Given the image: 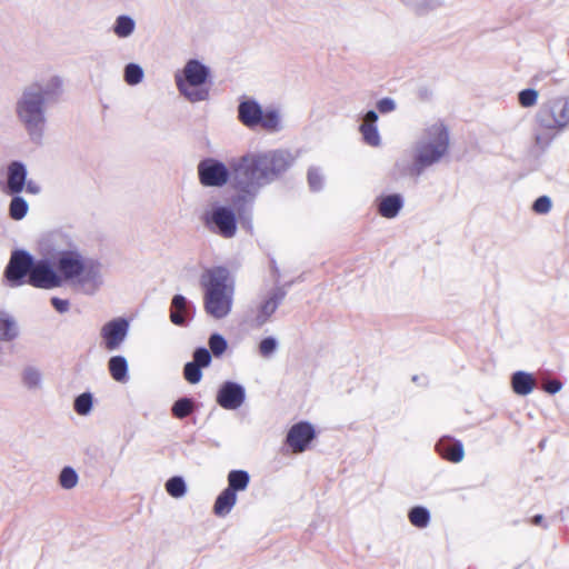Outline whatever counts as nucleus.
<instances>
[{
    "mask_svg": "<svg viewBox=\"0 0 569 569\" xmlns=\"http://www.w3.org/2000/svg\"><path fill=\"white\" fill-rule=\"evenodd\" d=\"M40 252L44 257H53L58 272L61 276V286L67 282L89 295L94 293L102 286L101 266L86 259L76 247L63 248L58 243L42 242Z\"/></svg>",
    "mask_w": 569,
    "mask_h": 569,
    "instance_id": "1",
    "label": "nucleus"
},
{
    "mask_svg": "<svg viewBox=\"0 0 569 569\" xmlns=\"http://www.w3.org/2000/svg\"><path fill=\"white\" fill-rule=\"evenodd\" d=\"M450 133L445 121H427L413 149V162L409 168L411 176H419L423 169L439 162L449 151Z\"/></svg>",
    "mask_w": 569,
    "mask_h": 569,
    "instance_id": "2",
    "label": "nucleus"
},
{
    "mask_svg": "<svg viewBox=\"0 0 569 569\" xmlns=\"http://www.w3.org/2000/svg\"><path fill=\"white\" fill-rule=\"evenodd\" d=\"M203 309L214 320L227 318L233 307L234 284L227 269L212 268L201 276Z\"/></svg>",
    "mask_w": 569,
    "mask_h": 569,
    "instance_id": "3",
    "label": "nucleus"
},
{
    "mask_svg": "<svg viewBox=\"0 0 569 569\" xmlns=\"http://www.w3.org/2000/svg\"><path fill=\"white\" fill-rule=\"evenodd\" d=\"M28 274V282L41 289H54L61 287V276L58 268L51 264L47 258L34 261L26 251H16L11 256L7 267V278L12 283H20Z\"/></svg>",
    "mask_w": 569,
    "mask_h": 569,
    "instance_id": "4",
    "label": "nucleus"
},
{
    "mask_svg": "<svg viewBox=\"0 0 569 569\" xmlns=\"http://www.w3.org/2000/svg\"><path fill=\"white\" fill-rule=\"evenodd\" d=\"M61 88V81L52 79L46 86H31L17 102V114L32 138L41 137L46 123L44 101Z\"/></svg>",
    "mask_w": 569,
    "mask_h": 569,
    "instance_id": "5",
    "label": "nucleus"
},
{
    "mask_svg": "<svg viewBox=\"0 0 569 569\" xmlns=\"http://www.w3.org/2000/svg\"><path fill=\"white\" fill-rule=\"evenodd\" d=\"M210 68L199 59H189L174 73L179 93L189 102H201L209 98Z\"/></svg>",
    "mask_w": 569,
    "mask_h": 569,
    "instance_id": "6",
    "label": "nucleus"
},
{
    "mask_svg": "<svg viewBox=\"0 0 569 569\" xmlns=\"http://www.w3.org/2000/svg\"><path fill=\"white\" fill-rule=\"evenodd\" d=\"M271 160L267 156L243 158L234 169V183L246 192H252L269 179Z\"/></svg>",
    "mask_w": 569,
    "mask_h": 569,
    "instance_id": "7",
    "label": "nucleus"
},
{
    "mask_svg": "<svg viewBox=\"0 0 569 569\" xmlns=\"http://www.w3.org/2000/svg\"><path fill=\"white\" fill-rule=\"evenodd\" d=\"M241 121L249 127L262 126L267 129H277L280 126V116L276 110H262L254 101H244L239 107Z\"/></svg>",
    "mask_w": 569,
    "mask_h": 569,
    "instance_id": "8",
    "label": "nucleus"
},
{
    "mask_svg": "<svg viewBox=\"0 0 569 569\" xmlns=\"http://www.w3.org/2000/svg\"><path fill=\"white\" fill-rule=\"evenodd\" d=\"M7 187L11 193L24 191L36 196L41 192V186L34 180H28L27 167L19 161L11 162L7 168Z\"/></svg>",
    "mask_w": 569,
    "mask_h": 569,
    "instance_id": "9",
    "label": "nucleus"
},
{
    "mask_svg": "<svg viewBox=\"0 0 569 569\" xmlns=\"http://www.w3.org/2000/svg\"><path fill=\"white\" fill-rule=\"evenodd\" d=\"M316 437L313 425L300 421L291 426L287 435V443L292 452L300 453L308 449Z\"/></svg>",
    "mask_w": 569,
    "mask_h": 569,
    "instance_id": "10",
    "label": "nucleus"
},
{
    "mask_svg": "<svg viewBox=\"0 0 569 569\" xmlns=\"http://www.w3.org/2000/svg\"><path fill=\"white\" fill-rule=\"evenodd\" d=\"M129 323L122 318L107 322L101 329V338L107 350L120 348L128 335Z\"/></svg>",
    "mask_w": 569,
    "mask_h": 569,
    "instance_id": "11",
    "label": "nucleus"
},
{
    "mask_svg": "<svg viewBox=\"0 0 569 569\" xmlns=\"http://www.w3.org/2000/svg\"><path fill=\"white\" fill-rule=\"evenodd\" d=\"M200 181L204 186L217 187L226 183L228 171L223 163L216 160H206L199 164Z\"/></svg>",
    "mask_w": 569,
    "mask_h": 569,
    "instance_id": "12",
    "label": "nucleus"
},
{
    "mask_svg": "<svg viewBox=\"0 0 569 569\" xmlns=\"http://www.w3.org/2000/svg\"><path fill=\"white\" fill-rule=\"evenodd\" d=\"M244 395L242 386L234 382H226L218 391L217 402L224 409L233 410L243 403Z\"/></svg>",
    "mask_w": 569,
    "mask_h": 569,
    "instance_id": "13",
    "label": "nucleus"
},
{
    "mask_svg": "<svg viewBox=\"0 0 569 569\" xmlns=\"http://www.w3.org/2000/svg\"><path fill=\"white\" fill-rule=\"evenodd\" d=\"M211 221L217 226L223 237H232L236 232L233 213L224 207H216L210 214Z\"/></svg>",
    "mask_w": 569,
    "mask_h": 569,
    "instance_id": "14",
    "label": "nucleus"
},
{
    "mask_svg": "<svg viewBox=\"0 0 569 569\" xmlns=\"http://www.w3.org/2000/svg\"><path fill=\"white\" fill-rule=\"evenodd\" d=\"M377 120V113L375 111H368L360 127L363 140L372 147H379L381 143V138L376 126Z\"/></svg>",
    "mask_w": 569,
    "mask_h": 569,
    "instance_id": "15",
    "label": "nucleus"
},
{
    "mask_svg": "<svg viewBox=\"0 0 569 569\" xmlns=\"http://www.w3.org/2000/svg\"><path fill=\"white\" fill-rule=\"evenodd\" d=\"M511 387L515 393L527 396L536 388V379L529 372L517 371L511 377Z\"/></svg>",
    "mask_w": 569,
    "mask_h": 569,
    "instance_id": "16",
    "label": "nucleus"
},
{
    "mask_svg": "<svg viewBox=\"0 0 569 569\" xmlns=\"http://www.w3.org/2000/svg\"><path fill=\"white\" fill-rule=\"evenodd\" d=\"M238 500L237 493L232 490L223 489L213 503V513L218 517H226L231 512Z\"/></svg>",
    "mask_w": 569,
    "mask_h": 569,
    "instance_id": "17",
    "label": "nucleus"
},
{
    "mask_svg": "<svg viewBox=\"0 0 569 569\" xmlns=\"http://www.w3.org/2000/svg\"><path fill=\"white\" fill-rule=\"evenodd\" d=\"M108 369L112 379L120 383L128 381L129 365L123 356H113L108 361Z\"/></svg>",
    "mask_w": 569,
    "mask_h": 569,
    "instance_id": "18",
    "label": "nucleus"
},
{
    "mask_svg": "<svg viewBox=\"0 0 569 569\" xmlns=\"http://www.w3.org/2000/svg\"><path fill=\"white\" fill-rule=\"evenodd\" d=\"M136 31V21L133 18L122 14L116 18L112 24V32L120 39L131 37Z\"/></svg>",
    "mask_w": 569,
    "mask_h": 569,
    "instance_id": "19",
    "label": "nucleus"
},
{
    "mask_svg": "<svg viewBox=\"0 0 569 569\" xmlns=\"http://www.w3.org/2000/svg\"><path fill=\"white\" fill-rule=\"evenodd\" d=\"M402 207V200L397 194L381 197L379 212L385 218H395Z\"/></svg>",
    "mask_w": 569,
    "mask_h": 569,
    "instance_id": "20",
    "label": "nucleus"
},
{
    "mask_svg": "<svg viewBox=\"0 0 569 569\" xmlns=\"http://www.w3.org/2000/svg\"><path fill=\"white\" fill-rule=\"evenodd\" d=\"M80 477L71 466H64L58 475V483L63 490H73L78 487Z\"/></svg>",
    "mask_w": 569,
    "mask_h": 569,
    "instance_id": "21",
    "label": "nucleus"
},
{
    "mask_svg": "<svg viewBox=\"0 0 569 569\" xmlns=\"http://www.w3.org/2000/svg\"><path fill=\"white\" fill-rule=\"evenodd\" d=\"M228 487L226 489L237 491H244L248 488L250 476L244 470H232L228 473Z\"/></svg>",
    "mask_w": 569,
    "mask_h": 569,
    "instance_id": "22",
    "label": "nucleus"
},
{
    "mask_svg": "<svg viewBox=\"0 0 569 569\" xmlns=\"http://www.w3.org/2000/svg\"><path fill=\"white\" fill-rule=\"evenodd\" d=\"M187 310V299L182 295H176L171 301L170 320L177 326L184 322V312Z\"/></svg>",
    "mask_w": 569,
    "mask_h": 569,
    "instance_id": "23",
    "label": "nucleus"
},
{
    "mask_svg": "<svg viewBox=\"0 0 569 569\" xmlns=\"http://www.w3.org/2000/svg\"><path fill=\"white\" fill-rule=\"evenodd\" d=\"M143 68L134 62H130L123 68V80L129 86H137L143 81Z\"/></svg>",
    "mask_w": 569,
    "mask_h": 569,
    "instance_id": "24",
    "label": "nucleus"
},
{
    "mask_svg": "<svg viewBox=\"0 0 569 569\" xmlns=\"http://www.w3.org/2000/svg\"><path fill=\"white\" fill-rule=\"evenodd\" d=\"M164 488L167 493L174 499H180L187 493V485L182 477L177 476L168 479Z\"/></svg>",
    "mask_w": 569,
    "mask_h": 569,
    "instance_id": "25",
    "label": "nucleus"
},
{
    "mask_svg": "<svg viewBox=\"0 0 569 569\" xmlns=\"http://www.w3.org/2000/svg\"><path fill=\"white\" fill-rule=\"evenodd\" d=\"M29 211V204L22 197H14L9 206V213L13 220H22Z\"/></svg>",
    "mask_w": 569,
    "mask_h": 569,
    "instance_id": "26",
    "label": "nucleus"
},
{
    "mask_svg": "<svg viewBox=\"0 0 569 569\" xmlns=\"http://www.w3.org/2000/svg\"><path fill=\"white\" fill-rule=\"evenodd\" d=\"M18 335L17 322L10 317L0 315V339L9 340Z\"/></svg>",
    "mask_w": 569,
    "mask_h": 569,
    "instance_id": "27",
    "label": "nucleus"
},
{
    "mask_svg": "<svg viewBox=\"0 0 569 569\" xmlns=\"http://www.w3.org/2000/svg\"><path fill=\"white\" fill-rule=\"evenodd\" d=\"M553 121L557 127L565 128L569 124V100H562L553 110Z\"/></svg>",
    "mask_w": 569,
    "mask_h": 569,
    "instance_id": "28",
    "label": "nucleus"
},
{
    "mask_svg": "<svg viewBox=\"0 0 569 569\" xmlns=\"http://www.w3.org/2000/svg\"><path fill=\"white\" fill-rule=\"evenodd\" d=\"M409 520L415 527L423 528L429 523V511L423 507H415L409 512Z\"/></svg>",
    "mask_w": 569,
    "mask_h": 569,
    "instance_id": "29",
    "label": "nucleus"
},
{
    "mask_svg": "<svg viewBox=\"0 0 569 569\" xmlns=\"http://www.w3.org/2000/svg\"><path fill=\"white\" fill-rule=\"evenodd\" d=\"M208 345H209L210 351L212 352V355L214 357H221L228 348V342H227L226 338L220 333L211 335L209 337Z\"/></svg>",
    "mask_w": 569,
    "mask_h": 569,
    "instance_id": "30",
    "label": "nucleus"
},
{
    "mask_svg": "<svg viewBox=\"0 0 569 569\" xmlns=\"http://www.w3.org/2000/svg\"><path fill=\"white\" fill-rule=\"evenodd\" d=\"M278 302L276 299H269L263 302L257 312V323L263 325L277 310Z\"/></svg>",
    "mask_w": 569,
    "mask_h": 569,
    "instance_id": "31",
    "label": "nucleus"
},
{
    "mask_svg": "<svg viewBox=\"0 0 569 569\" xmlns=\"http://www.w3.org/2000/svg\"><path fill=\"white\" fill-rule=\"evenodd\" d=\"M92 409V396L88 392L81 393L74 400V410L81 416H87Z\"/></svg>",
    "mask_w": 569,
    "mask_h": 569,
    "instance_id": "32",
    "label": "nucleus"
},
{
    "mask_svg": "<svg viewBox=\"0 0 569 569\" xmlns=\"http://www.w3.org/2000/svg\"><path fill=\"white\" fill-rule=\"evenodd\" d=\"M278 349V341L273 337L263 338L258 345L259 355L263 358L271 357Z\"/></svg>",
    "mask_w": 569,
    "mask_h": 569,
    "instance_id": "33",
    "label": "nucleus"
},
{
    "mask_svg": "<svg viewBox=\"0 0 569 569\" xmlns=\"http://www.w3.org/2000/svg\"><path fill=\"white\" fill-rule=\"evenodd\" d=\"M441 455L451 462H460L465 457L463 447L459 443L442 449Z\"/></svg>",
    "mask_w": 569,
    "mask_h": 569,
    "instance_id": "34",
    "label": "nucleus"
},
{
    "mask_svg": "<svg viewBox=\"0 0 569 569\" xmlns=\"http://www.w3.org/2000/svg\"><path fill=\"white\" fill-rule=\"evenodd\" d=\"M519 103L523 108L533 107L539 98V92L536 89H525L519 92Z\"/></svg>",
    "mask_w": 569,
    "mask_h": 569,
    "instance_id": "35",
    "label": "nucleus"
},
{
    "mask_svg": "<svg viewBox=\"0 0 569 569\" xmlns=\"http://www.w3.org/2000/svg\"><path fill=\"white\" fill-rule=\"evenodd\" d=\"M23 382L29 388H38L41 386L42 376L37 369H26L23 372Z\"/></svg>",
    "mask_w": 569,
    "mask_h": 569,
    "instance_id": "36",
    "label": "nucleus"
},
{
    "mask_svg": "<svg viewBox=\"0 0 569 569\" xmlns=\"http://www.w3.org/2000/svg\"><path fill=\"white\" fill-rule=\"evenodd\" d=\"M552 200L548 196H541L532 203V210L538 214H547L552 209Z\"/></svg>",
    "mask_w": 569,
    "mask_h": 569,
    "instance_id": "37",
    "label": "nucleus"
},
{
    "mask_svg": "<svg viewBox=\"0 0 569 569\" xmlns=\"http://www.w3.org/2000/svg\"><path fill=\"white\" fill-rule=\"evenodd\" d=\"M191 411L192 402L189 399H180L172 407V412L177 418H184Z\"/></svg>",
    "mask_w": 569,
    "mask_h": 569,
    "instance_id": "38",
    "label": "nucleus"
},
{
    "mask_svg": "<svg viewBox=\"0 0 569 569\" xmlns=\"http://www.w3.org/2000/svg\"><path fill=\"white\" fill-rule=\"evenodd\" d=\"M201 377H202V373L200 371V367L197 366L196 363L193 362H188L186 366H184V378L190 382V383H197L201 380Z\"/></svg>",
    "mask_w": 569,
    "mask_h": 569,
    "instance_id": "39",
    "label": "nucleus"
},
{
    "mask_svg": "<svg viewBox=\"0 0 569 569\" xmlns=\"http://www.w3.org/2000/svg\"><path fill=\"white\" fill-rule=\"evenodd\" d=\"M192 362L199 366L200 368H206L211 362V355L207 349L199 348L194 351Z\"/></svg>",
    "mask_w": 569,
    "mask_h": 569,
    "instance_id": "40",
    "label": "nucleus"
},
{
    "mask_svg": "<svg viewBox=\"0 0 569 569\" xmlns=\"http://www.w3.org/2000/svg\"><path fill=\"white\" fill-rule=\"evenodd\" d=\"M322 174L318 169H311L308 174L309 184L311 188L317 189L321 186Z\"/></svg>",
    "mask_w": 569,
    "mask_h": 569,
    "instance_id": "41",
    "label": "nucleus"
},
{
    "mask_svg": "<svg viewBox=\"0 0 569 569\" xmlns=\"http://www.w3.org/2000/svg\"><path fill=\"white\" fill-rule=\"evenodd\" d=\"M377 108L380 112L387 113L395 110L396 103L392 99L386 98L378 102Z\"/></svg>",
    "mask_w": 569,
    "mask_h": 569,
    "instance_id": "42",
    "label": "nucleus"
},
{
    "mask_svg": "<svg viewBox=\"0 0 569 569\" xmlns=\"http://www.w3.org/2000/svg\"><path fill=\"white\" fill-rule=\"evenodd\" d=\"M562 389V383L559 380H549L543 385V390L548 393H557Z\"/></svg>",
    "mask_w": 569,
    "mask_h": 569,
    "instance_id": "43",
    "label": "nucleus"
},
{
    "mask_svg": "<svg viewBox=\"0 0 569 569\" xmlns=\"http://www.w3.org/2000/svg\"><path fill=\"white\" fill-rule=\"evenodd\" d=\"M52 306L56 308L59 312H67L69 309V302L67 300H62L59 298H52L51 300Z\"/></svg>",
    "mask_w": 569,
    "mask_h": 569,
    "instance_id": "44",
    "label": "nucleus"
}]
</instances>
